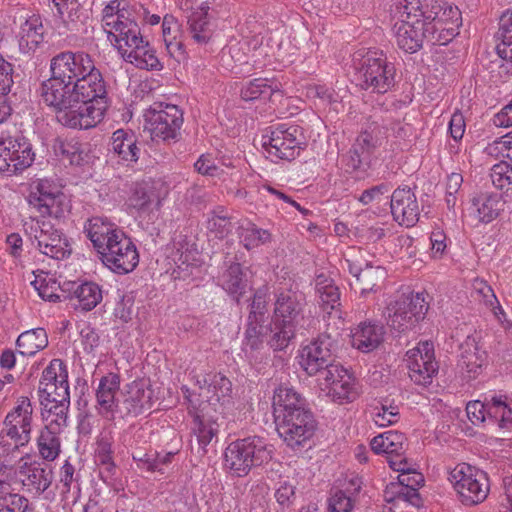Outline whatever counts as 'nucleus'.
Here are the masks:
<instances>
[{
  "instance_id": "f257e3e1",
  "label": "nucleus",
  "mask_w": 512,
  "mask_h": 512,
  "mask_svg": "<svg viewBox=\"0 0 512 512\" xmlns=\"http://www.w3.org/2000/svg\"><path fill=\"white\" fill-rule=\"evenodd\" d=\"M51 77L41 85L43 101L55 109L59 123L89 129L104 118L109 106L106 84L91 56L63 51L50 60Z\"/></svg>"
},
{
  "instance_id": "f03ea898",
  "label": "nucleus",
  "mask_w": 512,
  "mask_h": 512,
  "mask_svg": "<svg viewBox=\"0 0 512 512\" xmlns=\"http://www.w3.org/2000/svg\"><path fill=\"white\" fill-rule=\"evenodd\" d=\"M358 86L370 93L385 94L395 86L396 69L382 51L369 50L354 56Z\"/></svg>"
},
{
  "instance_id": "7ed1b4c3",
  "label": "nucleus",
  "mask_w": 512,
  "mask_h": 512,
  "mask_svg": "<svg viewBox=\"0 0 512 512\" xmlns=\"http://www.w3.org/2000/svg\"><path fill=\"white\" fill-rule=\"evenodd\" d=\"M273 445L265 438L249 436L231 442L225 449V466L238 477L248 475L251 469L272 459Z\"/></svg>"
},
{
  "instance_id": "20e7f679",
  "label": "nucleus",
  "mask_w": 512,
  "mask_h": 512,
  "mask_svg": "<svg viewBox=\"0 0 512 512\" xmlns=\"http://www.w3.org/2000/svg\"><path fill=\"white\" fill-rule=\"evenodd\" d=\"M462 504L474 506L488 496L490 485L487 474L466 463L458 464L449 475Z\"/></svg>"
},
{
  "instance_id": "39448f33",
  "label": "nucleus",
  "mask_w": 512,
  "mask_h": 512,
  "mask_svg": "<svg viewBox=\"0 0 512 512\" xmlns=\"http://www.w3.org/2000/svg\"><path fill=\"white\" fill-rule=\"evenodd\" d=\"M428 308L423 293L402 295L387 306V325L398 332L412 329L420 320L424 319Z\"/></svg>"
},
{
  "instance_id": "423d86ee",
  "label": "nucleus",
  "mask_w": 512,
  "mask_h": 512,
  "mask_svg": "<svg viewBox=\"0 0 512 512\" xmlns=\"http://www.w3.org/2000/svg\"><path fill=\"white\" fill-rule=\"evenodd\" d=\"M304 135L299 126L279 124L269 136H263V148L270 157L291 161L303 149Z\"/></svg>"
},
{
  "instance_id": "0eeeda50",
  "label": "nucleus",
  "mask_w": 512,
  "mask_h": 512,
  "mask_svg": "<svg viewBox=\"0 0 512 512\" xmlns=\"http://www.w3.org/2000/svg\"><path fill=\"white\" fill-rule=\"evenodd\" d=\"M145 128L153 139L177 140L183 124V113L173 104L154 103L145 114Z\"/></svg>"
},
{
  "instance_id": "6e6552de",
  "label": "nucleus",
  "mask_w": 512,
  "mask_h": 512,
  "mask_svg": "<svg viewBox=\"0 0 512 512\" xmlns=\"http://www.w3.org/2000/svg\"><path fill=\"white\" fill-rule=\"evenodd\" d=\"M27 201L41 216L55 219L64 217L70 208L67 196L47 179L34 183Z\"/></svg>"
},
{
  "instance_id": "1a4fd4ad",
  "label": "nucleus",
  "mask_w": 512,
  "mask_h": 512,
  "mask_svg": "<svg viewBox=\"0 0 512 512\" xmlns=\"http://www.w3.org/2000/svg\"><path fill=\"white\" fill-rule=\"evenodd\" d=\"M279 436L292 449H299L313 438L318 423L312 411L302 412L275 420Z\"/></svg>"
},
{
  "instance_id": "9d476101",
  "label": "nucleus",
  "mask_w": 512,
  "mask_h": 512,
  "mask_svg": "<svg viewBox=\"0 0 512 512\" xmlns=\"http://www.w3.org/2000/svg\"><path fill=\"white\" fill-rule=\"evenodd\" d=\"M34 156L25 137H0V173L16 175L31 166Z\"/></svg>"
},
{
  "instance_id": "9b49d317",
  "label": "nucleus",
  "mask_w": 512,
  "mask_h": 512,
  "mask_svg": "<svg viewBox=\"0 0 512 512\" xmlns=\"http://www.w3.org/2000/svg\"><path fill=\"white\" fill-rule=\"evenodd\" d=\"M319 380L326 385L328 395L333 401L343 404L352 402L357 397L354 377L340 363L333 359L317 373Z\"/></svg>"
},
{
  "instance_id": "f8f14e48",
  "label": "nucleus",
  "mask_w": 512,
  "mask_h": 512,
  "mask_svg": "<svg viewBox=\"0 0 512 512\" xmlns=\"http://www.w3.org/2000/svg\"><path fill=\"white\" fill-rule=\"evenodd\" d=\"M336 348L337 339L331 334L321 333L300 350V366L309 376H315L334 359Z\"/></svg>"
},
{
  "instance_id": "ddd939ff",
  "label": "nucleus",
  "mask_w": 512,
  "mask_h": 512,
  "mask_svg": "<svg viewBox=\"0 0 512 512\" xmlns=\"http://www.w3.org/2000/svg\"><path fill=\"white\" fill-rule=\"evenodd\" d=\"M33 419V406L28 397L17 399L15 407L7 414L4 420L5 433L15 441L14 449L25 446L31 439Z\"/></svg>"
},
{
  "instance_id": "4468645a",
  "label": "nucleus",
  "mask_w": 512,
  "mask_h": 512,
  "mask_svg": "<svg viewBox=\"0 0 512 512\" xmlns=\"http://www.w3.org/2000/svg\"><path fill=\"white\" fill-rule=\"evenodd\" d=\"M306 307L305 295L293 289H283L276 294L273 319L298 328L305 327L304 310Z\"/></svg>"
},
{
  "instance_id": "2eb2a0df",
  "label": "nucleus",
  "mask_w": 512,
  "mask_h": 512,
  "mask_svg": "<svg viewBox=\"0 0 512 512\" xmlns=\"http://www.w3.org/2000/svg\"><path fill=\"white\" fill-rule=\"evenodd\" d=\"M102 263L111 271L123 275L132 272L139 263L135 244L126 234L115 237L114 243L100 253Z\"/></svg>"
},
{
  "instance_id": "dca6fc26",
  "label": "nucleus",
  "mask_w": 512,
  "mask_h": 512,
  "mask_svg": "<svg viewBox=\"0 0 512 512\" xmlns=\"http://www.w3.org/2000/svg\"><path fill=\"white\" fill-rule=\"evenodd\" d=\"M407 368L411 380L422 386L432 382V377L438 372V364L434 359V345L424 341L406 353Z\"/></svg>"
},
{
  "instance_id": "f3484780",
  "label": "nucleus",
  "mask_w": 512,
  "mask_h": 512,
  "mask_svg": "<svg viewBox=\"0 0 512 512\" xmlns=\"http://www.w3.org/2000/svg\"><path fill=\"white\" fill-rule=\"evenodd\" d=\"M152 396L153 391L146 381L134 380L125 386L116 409L123 417H137L152 408Z\"/></svg>"
},
{
  "instance_id": "a211bd4d",
  "label": "nucleus",
  "mask_w": 512,
  "mask_h": 512,
  "mask_svg": "<svg viewBox=\"0 0 512 512\" xmlns=\"http://www.w3.org/2000/svg\"><path fill=\"white\" fill-rule=\"evenodd\" d=\"M393 29L398 47L411 54L420 50L425 40L435 42L440 38L433 36L432 30H428L423 21H397Z\"/></svg>"
},
{
  "instance_id": "6ab92c4d",
  "label": "nucleus",
  "mask_w": 512,
  "mask_h": 512,
  "mask_svg": "<svg viewBox=\"0 0 512 512\" xmlns=\"http://www.w3.org/2000/svg\"><path fill=\"white\" fill-rule=\"evenodd\" d=\"M39 233L35 235L39 251L53 259H64L71 254V247L61 230L55 228L49 221L37 222Z\"/></svg>"
},
{
  "instance_id": "aec40b11",
  "label": "nucleus",
  "mask_w": 512,
  "mask_h": 512,
  "mask_svg": "<svg viewBox=\"0 0 512 512\" xmlns=\"http://www.w3.org/2000/svg\"><path fill=\"white\" fill-rule=\"evenodd\" d=\"M460 18L459 9L445 1H435L423 14V22L428 30H432L433 36H436L437 30L443 29L454 37Z\"/></svg>"
},
{
  "instance_id": "412c9836",
  "label": "nucleus",
  "mask_w": 512,
  "mask_h": 512,
  "mask_svg": "<svg viewBox=\"0 0 512 512\" xmlns=\"http://www.w3.org/2000/svg\"><path fill=\"white\" fill-rule=\"evenodd\" d=\"M19 472V486L32 494L41 495L53 482L52 468L37 461L27 462L21 457Z\"/></svg>"
},
{
  "instance_id": "4be33fe9",
  "label": "nucleus",
  "mask_w": 512,
  "mask_h": 512,
  "mask_svg": "<svg viewBox=\"0 0 512 512\" xmlns=\"http://www.w3.org/2000/svg\"><path fill=\"white\" fill-rule=\"evenodd\" d=\"M390 208L394 220L400 225L411 227L419 220V206L410 188L394 190L390 197Z\"/></svg>"
},
{
  "instance_id": "5701e85b",
  "label": "nucleus",
  "mask_w": 512,
  "mask_h": 512,
  "mask_svg": "<svg viewBox=\"0 0 512 512\" xmlns=\"http://www.w3.org/2000/svg\"><path fill=\"white\" fill-rule=\"evenodd\" d=\"M84 233L92 242L98 254L114 243L115 237L125 234L116 224L106 218L92 217L84 225Z\"/></svg>"
},
{
  "instance_id": "b1692460",
  "label": "nucleus",
  "mask_w": 512,
  "mask_h": 512,
  "mask_svg": "<svg viewBox=\"0 0 512 512\" xmlns=\"http://www.w3.org/2000/svg\"><path fill=\"white\" fill-rule=\"evenodd\" d=\"M163 188L164 184L161 181H143L136 183L129 197L128 205L130 209L141 213L148 211L152 205L159 208L162 199L167 193L166 189L163 191Z\"/></svg>"
},
{
  "instance_id": "393cba45",
  "label": "nucleus",
  "mask_w": 512,
  "mask_h": 512,
  "mask_svg": "<svg viewBox=\"0 0 512 512\" xmlns=\"http://www.w3.org/2000/svg\"><path fill=\"white\" fill-rule=\"evenodd\" d=\"M273 409L275 420L297 414L301 411H310L306 399L293 387L279 386L273 395Z\"/></svg>"
},
{
  "instance_id": "a878e982",
  "label": "nucleus",
  "mask_w": 512,
  "mask_h": 512,
  "mask_svg": "<svg viewBox=\"0 0 512 512\" xmlns=\"http://www.w3.org/2000/svg\"><path fill=\"white\" fill-rule=\"evenodd\" d=\"M371 125H375L374 128L370 126L371 131L362 132L355 140L352 145L348 157L346 165L352 170L360 169L364 166H368L370 162V157L374 151V149L378 146L377 136H373V133L376 130L377 123L373 122Z\"/></svg>"
},
{
  "instance_id": "bb28decb",
  "label": "nucleus",
  "mask_w": 512,
  "mask_h": 512,
  "mask_svg": "<svg viewBox=\"0 0 512 512\" xmlns=\"http://www.w3.org/2000/svg\"><path fill=\"white\" fill-rule=\"evenodd\" d=\"M64 286H67V288L63 287L61 290L64 293L68 292V295L63 297L76 300L77 304H74V306L81 308L83 311H91L102 301V290L95 282H84L82 284L69 282Z\"/></svg>"
},
{
  "instance_id": "cd10ccee",
  "label": "nucleus",
  "mask_w": 512,
  "mask_h": 512,
  "mask_svg": "<svg viewBox=\"0 0 512 512\" xmlns=\"http://www.w3.org/2000/svg\"><path fill=\"white\" fill-rule=\"evenodd\" d=\"M120 388V376L116 373H108L103 376L96 390V400L99 405V413L113 412L117 403L115 397Z\"/></svg>"
},
{
  "instance_id": "c85d7f7f",
  "label": "nucleus",
  "mask_w": 512,
  "mask_h": 512,
  "mask_svg": "<svg viewBox=\"0 0 512 512\" xmlns=\"http://www.w3.org/2000/svg\"><path fill=\"white\" fill-rule=\"evenodd\" d=\"M384 328L381 325L361 323L352 335V345L368 353L376 349L383 340Z\"/></svg>"
},
{
  "instance_id": "c756f323",
  "label": "nucleus",
  "mask_w": 512,
  "mask_h": 512,
  "mask_svg": "<svg viewBox=\"0 0 512 512\" xmlns=\"http://www.w3.org/2000/svg\"><path fill=\"white\" fill-rule=\"evenodd\" d=\"M109 151L126 162H136L140 153L135 135L123 129L113 133Z\"/></svg>"
},
{
  "instance_id": "7c9ffc66",
  "label": "nucleus",
  "mask_w": 512,
  "mask_h": 512,
  "mask_svg": "<svg viewBox=\"0 0 512 512\" xmlns=\"http://www.w3.org/2000/svg\"><path fill=\"white\" fill-rule=\"evenodd\" d=\"M485 361V353L481 352L475 337L468 336L460 345L459 366L471 377L475 376Z\"/></svg>"
},
{
  "instance_id": "2f4dec72",
  "label": "nucleus",
  "mask_w": 512,
  "mask_h": 512,
  "mask_svg": "<svg viewBox=\"0 0 512 512\" xmlns=\"http://www.w3.org/2000/svg\"><path fill=\"white\" fill-rule=\"evenodd\" d=\"M386 278V271L381 266L367 264L363 269L355 270V290H359L362 296L370 292H376L380 283Z\"/></svg>"
},
{
  "instance_id": "473e14b6",
  "label": "nucleus",
  "mask_w": 512,
  "mask_h": 512,
  "mask_svg": "<svg viewBox=\"0 0 512 512\" xmlns=\"http://www.w3.org/2000/svg\"><path fill=\"white\" fill-rule=\"evenodd\" d=\"M113 29L116 34L112 31H108V33L115 37V41L119 43L120 47H122V43H124L125 46L132 50L144 42L143 37L140 35L139 26L133 20L128 18L120 20L119 15L117 20L113 22Z\"/></svg>"
},
{
  "instance_id": "72a5a7b5",
  "label": "nucleus",
  "mask_w": 512,
  "mask_h": 512,
  "mask_svg": "<svg viewBox=\"0 0 512 512\" xmlns=\"http://www.w3.org/2000/svg\"><path fill=\"white\" fill-rule=\"evenodd\" d=\"M472 205L477 212L479 221L490 223L503 210L504 202L498 194L481 193L473 198Z\"/></svg>"
},
{
  "instance_id": "f704fd0d",
  "label": "nucleus",
  "mask_w": 512,
  "mask_h": 512,
  "mask_svg": "<svg viewBox=\"0 0 512 512\" xmlns=\"http://www.w3.org/2000/svg\"><path fill=\"white\" fill-rule=\"evenodd\" d=\"M48 345V336L43 328H35L21 333L16 341L18 352L23 356H33Z\"/></svg>"
},
{
  "instance_id": "c9c22d12",
  "label": "nucleus",
  "mask_w": 512,
  "mask_h": 512,
  "mask_svg": "<svg viewBox=\"0 0 512 512\" xmlns=\"http://www.w3.org/2000/svg\"><path fill=\"white\" fill-rule=\"evenodd\" d=\"M63 431L44 426L37 437V449L42 459L54 461L61 452L60 434Z\"/></svg>"
},
{
  "instance_id": "e433bc0d",
  "label": "nucleus",
  "mask_w": 512,
  "mask_h": 512,
  "mask_svg": "<svg viewBox=\"0 0 512 512\" xmlns=\"http://www.w3.org/2000/svg\"><path fill=\"white\" fill-rule=\"evenodd\" d=\"M406 438L398 431H387L375 436L371 442V449L376 454L399 455L404 451Z\"/></svg>"
},
{
  "instance_id": "4c0bfd02",
  "label": "nucleus",
  "mask_w": 512,
  "mask_h": 512,
  "mask_svg": "<svg viewBox=\"0 0 512 512\" xmlns=\"http://www.w3.org/2000/svg\"><path fill=\"white\" fill-rule=\"evenodd\" d=\"M315 289L324 310H336L340 306V291L332 279L324 275L317 276Z\"/></svg>"
},
{
  "instance_id": "58836bf2",
  "label": "nucleus",
  "mask_w": 512,
  "mask_h": 512,
  "mask_svg": "<svg viewBox=\"0 0 512 512\" xmlns=\"http://www.w3.org/2000/svg\"><path fill=\"white\" fill-rule=\"evenodd\" d=\"M41 405L43 407L42 418L46 422L45 426L58 431H64L68 425L67 420L70 403L62 402L61 404H50L41 400Z\"/></svg>"
},
{
  "instance_id": "ea45409f",
  "label": "nucleus",
  "mask_w": 512,
  "mask_h": 512,
  "mask_svg": "<svg viewBox=\"0 0 512 512\" xmlns=\"http://www.w3.org/2000/svg\"><path fill=\"white\" fill-rule=\"evenodd\" d=\"M187 24L188 33L197 44L204 45L209 42L212 37V29L205 12H193L188 17Z\"/></svg>"
},
{
  "instance_id": "a19ab883",
  "label": "nucleus",
  "mask_w": 512,
  "mask_h": 512,
  "mask_svg": "<svg viewBox=\"0 0 512 512\" xmlns=\"http://www.w3.org/2000/svg\"><path fill=\"white\" fill-rule=\"evenodd\" d=\"M39 399L44 400L45 403L61 404L70 403L69 384L67 380V373L62 375L59 383L46 384L38 388Z\"/></svg>"
},
{
  "instance_id": "79ce46f5",
  "label": "nucleus",
  "mask_w": 512,
  "mask_h": 512,
  "mask_svg": "<svg viewBox=\"0 0 512 512\" xmlns=\"http://www.w3.org/2000/svg\"><path fill=\"white\" fill-rule=\"evenodd\" d=\"M19 470L20 459L14 461L10 456L0 458V494L13 492V486H19Z\"/></svg>"
},
{
  "instance_id": "37998d69",
  "label": "nucleus",
  "mask_w": 512,
  "mask_h": 512,
  "mask_svg": "<svg viewBox=\"0 0 512 512\" xmlns=\"http://www.w3.org/2000/svg\"><path fill=\"white\" fill-rule=\"evenodd\" d=\"M125 53H127V60L141 69L154 70L161 66L155 52L149 47L148 42L144 41Z\"/></svg>"
},
{
  "instance_id": "c03bdc74",
  "label": "nucleus",
  "mask_w": 512,
  "mask_h": 512,
  "mask_svg": "<svg viewBox=\"0 0 512 512\" xmlns=\"http://www.w3.org/2000/svg\"><path fill=\"white\" fill-rule=\"evenodd\" d=\"M270 336L267 340V344L274 351H282L286 349L292 339L295 338L296 328L283 325V323L278 322L272 318V324L270 326Z\"/></svg>"
},
{
  "instance_id": "a18cd8bd",
  "label": "nucleus",
  "mask_w": 512,
  "mask_h": 512,
  "mask_svg": "<svg viewBox=\"0 0 512 512\" xmlns=\"http://www.w3.org/2000/svg\"><path fill=\"white\" fill-rule=\"evenodd\" d=\"M112 444L107 438H101L97 442L95 461L101 466L100 474L105 482L114 475L116 465L113 461Z\"/></svg>"
},
{
  "instance_id": "49530a36",
  "label": "nucleus",
  "mask_w": 512,
  "mask_h": 512,
  "mask_svg": "<svg viewBox=\"0 0 512 512\" xmlns=\"http://www.w3.org/2000/svg\"><path fill=\"white\" fill-rule=\"evenodd\" d=\"M223 288L231 295L236 296L238 299L245 291L247 281L239 263H234L229 266L223 274Z\"/></svg>"
},
{
  "instance_id": "de8ad7c7",
  "label": "nucleus",
  "mask_w": 512,
  "mask_h": 512,
  "mask_svg": "<svg viewBox=\"0 0 512 512\" xmlns=\"http://www.w3.org/2000/svg\"><path fill=\"white\" fill-rule=\"evenodd\" d=\"M265 322L253 321L247 319V326L244 333L243 346L244 351H257L261 349L264 343V337L268 328L264 325Z\"/></svg>"
},
{
  "instance_id": "09e8293b",
  "label": "nucleus",
  "mask_w": 512,
  "mask_h": 512,
  "mask_svg": "<svg viewBox=\"0 0 512 512\" xmlns=\"http://www.w3.org/2000/svg\"><path fill=\"white\" fill-rule=\"evenodd\" d=\"M44 27L39 17L32 16L21 27V40L26 42L30 49L38 47L43 42Z\"/></svg>"
},
{
  "instance_id": "8fccbe9b",
  "label": "nucleus",
  "mask_w": 512,
  "mask_h": 512,
  "mask_svg": "<svg viewBox=\"0 0 512 512\" xmlns=\"http://www.w3.org/2000/svg\"><path fill=\"white\" fill-rule=\"evenodd\" d=\"M490 178L494 187L505 190L512 197V165L501 161L490 169Z\"/></svg>"
},
{
  "instance_id": "3c124183",
  "label": "nucleus",
  "mask_w": 512,
  "mask_h": 512,
  "mask_svg": "<svg viewBox=\"0 0 512 512\" xmlns=\"http://www.w3.org/2000/svg\"><path fill=\"white\" fill-rule=\"evenodd\" d=\"M0 511L34 512V507L25 496L13 491L0 494Z\"/></svg>"
},
{
  "instance_id": "603ef678",
  "label": "nucleus",
  "mask_w": 512,
  "mask_h": 512,
  "mask_svg": "<svg viewBox=\"0 0 512 512\" xmlns=\"http://www.w3.org/2000/svg\"><path fill=\"white\" fill-rule=\"evenodd\" d=\"M277 86L274 88L269 80L266 78H257L249 81L241 89V97L245 101H253L263 95H271Z\"/></svg>"
},
{
  "instance_id": "864d4df0",
  "label": "nucleus",
  "mask_w": 512,
  "mask_h": 512,
  "mask_svg": "<svg viewBox=\"0 0 512 512\" xmlns=\"http://www.w3.org/2000/svg\"><path fill=\"white\" fill-rule=\"evenodd\" d=\"M195 423L198 443L204 449L217 436L219 425L215 421L200 417L199 415L196 416Z\"/></svg>"
},
{
  "instance_id": "5fc2aeb1",
  "label": "nucleus",
  "mask_w": 512,
  "mask_h": 512,
  "mask_svg": "<svg viewBox=\"0 0 512 512\" xmlns=\"http://www.w3.org/2000/svg\"><path fill=\"white\" fill-rule=\"evenodd\" d=\"M418 0H398L394 8V14L398 18V21L409 20V21H423V14L419 8Z\"/></svg>"
},
{
  "instance_id": "6e6d98bb",
  "label": "nucleus",
  "mask_w": 512,
  "mask_h": 512,
  "mask_svg": "<svg viewBox=\"0 0 512 512\" xmlns=\"http://www.w3.org/2000/svg\"><path fill=\"white\" fill-rule=\"evenodd\" d=\"M242 241L248 250L258 247L270 241L271 235L268 230L251 225L243 230Z\"/></svg>"
},
{
  "instance_id": "4d7b16f0",
  "label": "nucleus",
  "mask_w": 512,
  "mask_h": 512,
  "mask_svg": "<svg viewBox=\"0 0 512 512\" xmlns=\"http://www.w3.org/2000/svg\"><path fill=\"white\" fill-rule=\"evenodd\" d=\"M267 298L266 292L262 289L254 293L251 304L249 305L250 311L248 320L266 322L267 320Z\"/></svg>"
},
{
  "instance_id": "13d9d810",
  "label": "nucleus",
  "mask_w": 512,
  "mask_h": 512,
  "mask_svg": "<svg viewBox=\"0 0 512 512\" xmlns=\"http://www.w3.org/2000/svg\"><path fill=\"white\" fill-rule=\"evenodd\" d=\"M67 373L66 367L60 359H53L50 364L44 369L39 386H45L46 384L59 383L62 375Z\"/></svg>"
},
{
  "instance_id": "bf43d9fd",
  "label": "nucleus",
  "mask_w": 512,
  "mask_h": 512,
  "mask_svg": "<svg viewBox=\"0 0 512 512\" xmlns=\"http://www.w3.org/2000/svg\"><path fill=\"white\" fill-rule=\"evenodd\" d=\"M207 230L213 234L215 238L222 239L227 236L231 231V222L226 216H220L212 213V216L208 218Z\"/></svg>"
},
{
  "instance_id": "052dcab7",
  "label": "nucleus",
  "mask_w": 512,
  "mask_h": 512,
  "mask_svg": "<svg viewBox=\"0 0 512 512\" xmlns=\"http://www.w3.org/2000/svg\"><path fill=\"white\" fill-rule=\"evenodd\" d=\"M400 418L398 406L381 405L380 408H375L373 414L374 422L378 426L392 425L398 422Z\"/></svg>"
},
{
  "instance_id": "680f3d73",
  "label": "nucleus",
  "mask_w": 512,
  "mask_h": 512,
  "mask_svg": "<svg viewBox=\"0 0 512 512\" xmlns=\"http://www.w3.org/2000/svg\"><path fill=\"white\" fill-rule=\"evenodd\" d=\"M296 486L288 480L280 481L279 486L275 491V498L277 503L282 508H289L293 505L296 499Z\"/></svg>"
},
{
  "instance_id": "e2e57ef3",
  "label": "nucleus",
  "mask_w": 512,
  "mask_h": 512,
  "mask_svg": "<svg viewBox=\"0 0 512 512\" xmlns=\"http://www.w3.org/2000/svg\"><path fill=\"white\" fill-rule=\"evenodd\" d=\"M418 488L419 487H403L401 485H391L390 487L397 500L407 502L415 507L421 505Z\"/></svg>"
},
{
  "instance_id": "0e129e2a",
  "label": "nucleus",
  "mask_w": 512,
  "mask_h": 512,
  "mask_svg": "<svg viewBox=\"0 0 512 512\" xmlns=\"http://www.w3.org/2000/svg\"><path fill=\"white\" fill-rule=\"evenodd\" d=\"M211 390L213 391V397L216 401H220L222 398L229 396L232 390L231 381L220 373H214L211 375Z\"/></svg>"
},
{
  "instance_id": "69168bd1",
  "label": "nucleus",
  "mask_w": 512,
  "mask_h": 512,
  "mask_svg": "<svg viewBox=\"0 0 512 512\" xmlns=\"http://www.w3.org/2000/svg\"><path fill=\"white\" fill-rule=\"evenodd\" d=\"M329 512H351L353 502L342 490H337L329 499Z\"/></svg>"
},
{
  "instance_id": "338daca9",
  "label": "nucleus",
  "mask_w": 512,
  "mask_h": 512,
  "mask_svg": "<svg viewBox=\"0 0 512 512\" xmlns=\"http://www.w3.org/2000/svg\"><path fill=\"white\" fill-rule=\"evenodd\" d=\"M13 83V66L0 54V95H7Z\"/></svg>"
},
{
  "instance_id": "774afa93",
  "label": "nucleus",
  "mask_w": 512,
  "mask_h": 512,
  "mask_svg": "<svg viewBox=\"0 0 512 512\" xmlns=\"http://www.w3.org/2000/svg\"><path fill=\"white\" fill-rule=\"evenodd\" d=\"M133 299L129 296H122L114 309V316L122 323H127L132 319Z\"/></svg>"
}]
</instances>
